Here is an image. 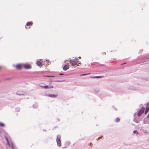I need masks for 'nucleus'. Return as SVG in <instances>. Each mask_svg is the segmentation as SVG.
<instances>
[{"instance_id": "nucleus-1", "label": "nucleus", "mask_w": 149, "mask_h": 149, "mask_svg": "<svg viewBox=\"0 0 149 149\" xmlns=\"http://www.w3.org/2000/svg\"><path fill=\"white\" fill-rule=\"evenodd\" d=\"M39 86L40 87L46 89L52 88L54 87V86L53 85H49V86H48L47 85H45V84L43 83L40 84H39Z\"/></svg>"}, {"instance_id": "nucleus-2", "label": "nucleus", "mask_w": 149, "mask_h": 149, "mask_svg": "<svg viewBox=\"0 0 149 149\" xmlns=\"http://www.w3.org/2000/svg\"><path fill=\"white\" fill-rule=\"evenodd\" d=\"M78 60L79 59L78 58H76L75 60L70 61V63L72 65V66H73L77 64Z\"/></svg>"}, {"instance_id": "nucleus-3", "label": "nucleus", "mask_w": 149, "mask_h": 149, "mask_svg": "<svg viewBox=\"0 0 149 149\" xmlns=\"http://www.w3.org/2000/svg\"><path fill=\"white\" fill-rule=\"evenodd\" d=\"M61 136L59 135H57L56 139V142L58 145L59 146H61V142L60 140Z\"/></svg>"}, {"instance_id": "nucleus-4", "label": "nucleus", "mask_w": 149, "mask_h": 149, "mask_svg": "<svg viewBox=\"0 0 149 149\" xmlns=\"http://www.w3.org/2000/svg\"><path fill=\"white\" fill-rule=\"evenodd\" d=\"M145 109L144 107H142L140 110H139L137 114V116L138 117H139L141 116V115L143 113Z\"/></svg>"}, {"instance_id": "nucleus-5", "label": "nucleus", "mask_w": 149, "mask_h": 149, "mask_svg": "<svg viewBox=\"0 0 149 149\" xmlns=\"http://www.w3.org/2000/svg\"><path fill=\"white\" fill-rule=\"evenodd\" d=\"M23 67L26 69H30L31 68V65L28 64H23Z\"/></svg>"}, {"instance_id": "nucleus-6", "label": "nucleus", "mask_w": 149, "mask_h": 149, "mask_svg": "<svg viewBox=\"0 0 149 149\" xmlns=\"http://www.w3.org/2000/svg\"><path fill=\"white\" fill-rule=\"evenodd\" d=\"M15 67L17 69L21 70L23 68V64H18L16 65Z\"/></svg>"}, {"instance_id": "nucleus-7", "label": "nucleus", "mask_w": 149, "mask_h": 149, "mask_svg": "<svg viewBox=\"0 0 149 149\" xmlns=\"http://www.w3.org/2000/svg\"><path fill=\"white\" fill-rule=\"evenodd\" d=\"M104 77V76H95L91 75L90 76V77L91 78H102Z\"/></svg>"}, {"instance_id": "nucleus-8", "label": "nucleus", "mask_w": 149, "mask_h": 149, "mask_svg": "<svg viewBox=\"0 0 149 149\" xmlns=\"http://www.w3.org/2000/svg\"><path fill=\"white\" fill-rule=\"evenodd\" d=\"M69 68V66L67 65H65L63 67V70L65 71L67 70Z\"/></svg>"}, {"instance_id": "nucleus-9", "label": "nucleus", "mask_w": 149, "mask_h": 149, "mask_svg": "<svg viewBox=\"0 0 149 149\" xmlns=\"http://www.w3.org/2000/svg\"><path fill=\"white\" fill-rule=\"evenodd\" d=\"M33 24V22H28L26 25L25 28L26 29H28V28L26 27V26H31Z\"/></svg>"}, {"instance_id": "nucleus-10", "label": "nucleus", "mask_w": 149, "mask_h": 149, "mask_svg": "<svg viewBox=\"0 0 149 149\" xmlns=\"http://www.w3.org/2000/svg\"><path fill=\"white\" fill-rule=\"evenodd\" d=\"M36 64L38 66H40V67H42V63L41 62H40L39 61H37V62Z\"/></svg>"}, {"instance_id": "nucleus-11", "label": "nucleus", "mask_w": 149, "mask_h": 149, "mask_svg": "<svg viewBox=\"0 0 149 149\" xmlns=\"http://www.w3.org/2000/svg\"><path fill=\"white\" fill-rule=\"evenodd\" d=\"M149 111V107H147L145 111V114H146Z\"/></svg>"}, {"instance_id": "nucleus-12", "label": "nucleus", "mask_w": 149, "mask_h": 149, "mask_svg": "<svg viewBox=\"0 0 149 149\" xmlns=\"http://www.w3.org/2000/svg\"><path fill=\"white\" fill-rule=\"evenodd\" d=\"M56 96H57V95H48V96H49V97H56Z\"/></svg>"}, {"instance_id": "nucleus-13", "label": "nucleus", "mask_w": 149, "mask_h": 149, "mask_svg": "<svg viewBox=\"0 0 149 149\" xmlns=\"http://www.w3.org/2000/svg\"><path fill=\"white\" fill-rule=\"evenodd\" d=\"M120 119L119 118H117L116 119L115 121L116 122H118L120 121Z\"/></svg>"}, {"instance_id": "nucleus-14", "label": "nucleus", "mask_w": 149, "mask_h": 149, "mask_svg": "<svg viewBox=\"0 0 149 149\" xmlns=\"http://www.w3.org/2000/svg\"><path fill=\"white\" fill-rule=\"evenodd\" d=\"M0 126L2 127L4 126V124L2 123H0Z\"/></svg>"}, {"instance_id": "nucleus-15", "label": "nucleus", "mask_w": 149, "mask_h": 149, "mask_svg": "<svg viewBox=\"0 0 149 149\" xmlns=\"http://www.w3.org/2000/svg\"><path fill=\"white\" fill-rule=\"evenodd\" d=\"M90 74V73H88L87 74H81L80 76H84V75H88V74Z\"/></svg>"}, {"instance_id": "nucleus-16", "label": "nucleus", "mask_w": 149, "mask_h": 149, "mask_svg": "<svg viewBox=\"0 0 149 149\" xmlns=\"http://www.w3.org/2000/svg\"><path fill=\"white\" fill-rule=\"evenodd\" d=\"M44 76L46 77H55V76H48V75Z\"/></svg>"}, {"instance_id": "nucleus-17", "label": "nucleus", "mask_w": 149, "mask_h": 149, "mask_svg": "<svg viewBox=\"0 0 149 149\" xmlns=\"http://www.w3.org/2000/svg\"><path fill=\"white\" fill-rule=\"evenodd\" d=\"M133 132L134 133L136 134H138V132L136 131V130L134 131Z\"/></svg>"}, {"instance_id": "nucleus-18", "label": "nucleus", "mask_w": 149, "mask_h": 149, "mask_svg": "<svg viewBox=\"0 0 149 149\" xmlns=\"http://www.w3.org/2000/svg\"><path fill=\"white\" fill-rule=\"evenodd\" d=\"M62 81H63L57 80V81H56V82H61Z\"/></svg>"}, {"instance_id": "nucleus-19", "label": "nucleus", "mask_w": 149, "mask_h": 149, "mask_svg": "<svg viewBox=\"0 0 149 149\" xmlns=\"http://www.w3.org/2000/svg\"><path fill=\"white\" fill-rule=\"evenodd\" d=\"M6 141H7V142L8 143H9V142H8V139L6 138Z\"/></svg>"}, {"instance_id": "nucleus-20", "label": "nucleus", "mask_w": 149, "mask_h": 149, "mask_svg": "<svg viewBox=\"0 0 149 149\" xmlns=\"http://www.w3.org/2000/svg\"><path fill=\"white\" fill-rule=\"evenodd\" d=\"M147 118H149V113L148 114V115L147 116Z\"/></svg>"}, {"instance_id": "nucleus-21", "label": "nucleus", "mask_w": 149, "mask_h": 149, "mask_svg": "<svg viewBox=\"0 0 149 149\" xmlns=\"http://www.w3.org/2000/svg\"><path fill=\"white\" fill-rule=\"evenodd\" d=\"M126 64L125 63H123V64H122L121 65H123V64Z\"/></svg>"}, {"instance_id": "nucleus-22", "label": "nucleus", "mask_w": 149, "mask_h": 149, "mask_svg": "<svg viewBox=\"0 0 149 149\" xmlns=\"http://www.w3.org/2000/svg\"><path fill=\"white\" fill-rule=\"evenodd\" d=\"M78 64H81V63H80L79 62L78 63Z\"/></svg>"}, {"instance_id": "nucleus-23", "label": "nucleus", "mask_w": 149, "mask_h": 149, "mask_svg": "<svg viewBox=\"0 0 149 149\" xmlns=\"http://www.w3.org/2000/svg\"><path fill=\"white\" fill-rule=\"evenodd\" d=\"M79 58H81V57H79Z\"/></svg>"}, {"instance_id": "nucleus-24", "label": "nucleus", "mask_w": 149, "mask_h": 149, "mask_svg": "<svg viewBox=\"0 0 149 149\" xmlns=\"http://www.w3.org/2000/svg\"><path fill=\"white\" fill-rule=\"evenodd\" d=\"M60 75H62V74H60Z\"/></svg>"}, {"instance_id": "nucleus-25", "label": "nucleus", "mask_w": 149, "mask_h": 149, "mask_svg": "<svg viewBox=\"0 0 149 149\" xmlns=\"http://www.w3.org/2000/svg\"><path fill=\"white\" fill-rule=\"evenodd\" d=\"M13 149H14V148H13Z\"/></svg>"}]
</instances>
